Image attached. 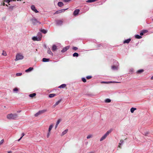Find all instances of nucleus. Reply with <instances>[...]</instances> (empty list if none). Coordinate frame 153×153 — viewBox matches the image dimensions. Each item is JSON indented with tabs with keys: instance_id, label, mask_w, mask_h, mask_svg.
<instances>
[{
	"instance_id": "obj_1",
	"label": "nucleus",
	"mask_w": 153,
	"mask_h": 153,
	"mask_svg": "<svg viewBox=\"0 0 153 153\" xmlns=\"http://www.w3.org/2000/svg\"><path fill=\"white\" fill-rule=\"evenodd\" d=\"M18 117L17 114L15 113L14 114H8L7 115V118L9 120H16Z\"/></svg>"
},
{
	"instance_id": "obj_2",
	"label": "nucleus",
	"mask_w": 153,
	"mask_h": 153,
	"mask_svg": "<svg viewBox=\"0 0 153 153\" xmlns=\"http://www.w3.org/2000/svg\"><path fill=\"white\" fill-rule=\"evenodd\" d=\"M24 56L22 54L18 53L16 54V59H15V61L23 59Z\"/></svg>"
},
{
	"instance_id": "obj_3",
	"label": "nucleus",
	"mask_w": 153,
	"mask_h": 153,
	"mask_svg": "<svg viewBox=\"0 0 153 153\" xmlns=\"http://www.w3.org/2000/svg\"><path fill=\"white\" fill-rule=\"evenodd\" d=\"M111 132V130H108L107 131V132L101 137L100 139V141H101L103 140H104L107 137V136Z\"/></svg>"
},
{
	"instance_id": "obj_4",
	"label": "nucleus",
	"mask_w": 153,
	"mask_h": 153,
	"mask_svg": "<svg viewBox=\"0 0 153 153\" xmlns=\"http://www.w3.org/2000/svg\"><path fill=\"white\" fill-rule=\"evenodd\" d=\"M47 111V110L46 109H44L42 110L39 111L38 112L34 114V116L36 117H37L38 115L46 112Z\"/></svg>"
},
{
	"instance_id": "obj_5",
	"label": "nucleus",
	"mask_w": 153,
	"mask_h": 153,
	"mask_svg": "<svg viewBox=\"0 0 153 153\" xmlns=\"http://www.w3.org/2000/svg\"><path fill=\"white\" fill-rule=\"evenodd\" d=\"M31 20L34 25H36L37 23H39V24H40L41 23L40 22L38 21L35 18H33L32 19H31Z\"/></svg>"
},
{
	"instance_id": "obj_6",
	"label": "nucleus",
	"mask_w": 153,
	"mask_h": 153,
	"mask_svg": "<svg viewBox=\"0 0 153 153\" xmlns=\"http://www.w3.org/2000/svg\"><path fill=\"white\" fill-rule=\"evenodd\" d=\"M56 23L57 25L60 26L62 25L63 21L61 20H57L56 21Z\"/></svg>"
},
{
	"instance_id": "obj_7",
	"label": "nucleus",
	"mask_w": 153,
	"mask_h": 153,
	"mask_svg": "<svg viewBox=\"0 0 153 153\" xmlns=\"http://www.w3.org/2000/svg\"><path fill=\"white\" fill-rule=\"evenodd\" d=\"M41 39L40 37H39L37 36H33L32 38V39L34 41H39L41 40Z\"/></svg>"
},
{
	"instance_id": "obj_8",
	"label": "nucleus",
	"mask_w": 153,
	"mask_h": 153,
	"mask_svg": "<svg viewBox=\"0 0 153 153\" xmlns=\"http://www.w3.org/2000/svg\"><path fill=\"white\" fill-rule=\"evenodd\" d=\"M117 65H113L111 67V68L114 70H117L118 69V65H119V63L117 62H116Z\"/></svg>"
},
{
	"instance_id": "obj_9",
	"label": "nucleus",
	"mask_w": 153,
	"mask_h": 153,
	"mask_svg": "<svg viewBox=\"0 0 153 153\" xmlns=\"http://www.w3.org/2000/svg\"><path fill=\"white\" fill-rule=\"evenodd\" d=\"M69 46H67L63 48V49L61 50V52L62 53H64L66 52L69 49Z\"/></svg>"
},
{
	"instance_id": "obj_10",
	"label": "nucleus",
	"mask_w": 153,
	"mask_h": 153,
	"mask_svg": "<svg viewBox=\"0 0 153 153\" xmlns=\"http://www.w3.org/2000/svg\"><path fill=\"white\" fill-rule=\"evenodd\" d=\"M31 8L32 10L35 12L36 13L38 12V10L36 9L35 7L33 5H32L31 7Z\"/></svg>"
},
{
	"instance_id": "obj_11",
	"label": "nucleus",
	"mask_w": 153,
	"mask_h": 153,
	"mask_svg": "<svg viewBox=\"0 0 153 153\" xmlns=\"http://www.w3.org/2000/svg\"><path fill=\"white\" fill-rule=\"evenodd\" d=\"M79 9H77L75 10L74 11V13H73V14H74V16H76L79 13Z\"/></svg>"
},
{
	"instance_id": "obj_12",
	"label": "nucleus",
	"mask_w": 153,
	"mask_h": 153,
	"mask_svg": "<svg viewBox=\"0 0 153 153\" xmlns=\"http://www.w3.org/2000/svg\"><path fill=\"white\" fill-rule=\"evenodd\" d=\"M131 40V39L130 38L127 39L123 41V43L124 44H125V43L128 44L130 42V41Z\"/></svg>"
},
{
	"instance_id": "obj_13",
	"label": "nucleus",
	"mask_w": 153,
	"mask_h": 153,
	"mask_svg": "<svg viewBox=\"0 0 153 153\" xmlns=\"http://www.w3.org/2000/svg\"><path fill=\"white\" fill-rule=\"evenodd\" d=\"M33 69V67H30L28 69L26 70L25 71L26 72H29L31 71Z\"/></svg>"
},
{
	"instance_id": "obj_14",
	"label": "nucleus",
	"mask_w": 153,
	"mask_h": 153,
	"mask_svg": "<svg viewBox=\"0 0 153 153\" xmlns=\"http://www.w3.org/2000/svg\"><path fill=\"white\" fill-rule=\"evenodd\" d=\"M57 49V46L55 45H54L52 46V50L53 51H54Z\"/></svg>"
},
{
	"instance_id": "obj_15",
	"label": "nucleus",
	"mask_w": 153,
	"mask_h": 153,
	"mask_svg": "<svg viewBox=\"0 0 153 153\" xmlns=\"http://www.w3.org/2000/svg\"><path fill=\"white\" fill-rule=\"evenodd\" d=\"M50 59H47L46 58H43L42 59V61L44 62H47L49 61Z\"/></svg>"
},
{
	"instance_id": "obj_16",
	"label": "nucleus",
	"mask_w": 153,
	"mask_h": 153,
	"mask_svg": "<svg viewBox=\"0 0 153 153\" xmlns=\"http://www.w3.org/2000/svg\"><path fill=\"white\" fill-rule=\"evenodd\" d=\"M61 101V100H59L57 102H56V103H55V104L53 105V108L55 107L56 105H58L59 104V103Z\"/></svg>"
},
{
	"instance_id": "obj_17",
	"label": "nucleus",
	"mask_w": 153,
	"mask_h": 153,
	"mask_svg": "<svg viewBox=\"0 0 153 153\" xmlns=\"http://www.w3.org/2000/svg\"><path fill=\"white\" fill-rule=\"evenodd\" d=\"M68 129H65V130L61 134V136H62L65 134L68 131Z\"/></svg>"
},
{
	"instance_id": "obj_18",
	"label": "nucleus",
	"mask_w": 153,
	"mask_h": 153,
	"mask_svg": "<svg viewBox=\"0 0 153 153\" xmlns=\"http://www.w3.org/2000/svg\"><path fill=\"white\" fill-rule=\"evenodd\" d=\"M40 31L41 32L44 34H46L48 32V30H45L44 29H41L40 30Z\"/></svg>"
},
{
	"instance_id": "obj_19",
	"label": "nucleus",
	"mask_w": 153,
	"mask_h": 153,
	"mask_svg": "<svg viewBox=\"0 0 153 153\" xmlns=\"http://www.w3.org/2000/svg\"><path fill=\"white\" fill-rule=\"evenodd\" d=\"M47 53L49 54H50L52 56L53 55V53L51 52V51L50 49V48H48V50L47 51Z\"/></svg>"
},
{
	"instance_id": "obj_20",
	"label": "nucleus",
	"mask_w": 153,
	"mask_h": 153,
	"mask_svg": "<svg viewBox=\"0 0 153 153\" xmlns=\"http://www.w3.org/2000/svg\"><path fill=\"white\" fill-rule=\"evenodd\" d=\"M66 86L65 84H62L58 87V88H64Z\"/></svg>"
},
{
	"instance_id": "obj_21",
	"label": "nucleus",
	"mask_w": 153,
	"mask_h": 153,
	"mask_svg": "<svg viewBox=\"0 0 153 153\" xmlns=\"http://www.w3.org/2000/svg\"><path fill=\"white\" fill-rule=\"evenodd\" d=\"M58 5L60 7H61L63 6L64 4L62 2H59L58 3Z\"/></svg>"
},
{
	"instance_id": "obj_22",
	"label": "nucleus",
	"mask_w": 153,
	"mask_h": 153,
	"mask_svg": "<svg viewBox=\"0 0 153 153\" xmlns=\"http://www.w3.org/2000/svg\"><path fill=\"white\" fill-rule=\"evenodd\" d=\"M135 37L137 39H140L142 38V37L141 36H140L139 35H135Z\"/></svg>"
},
{
	"instance_id": "obj_23",
	"label": "nucleus",
	"mask_w": 153,
	"mask_h": 153,
	"mask_svg": "<svg viewBox=\"0 0 153 153\" xmlns=\"http://www.w3.org/2000/svg\"><path fill=\"white\" fill-rule=\"evenodd\" d=\"M136 109V108H131L130 109V111L131 113H133L134 112V111Z\"/></svg>"
},
{
	"instance_id": "obj_24",
	"label": "nucleus",
	"mask_w": 153,
	"mask_h": 153,
	"mask_svg": "<svg viewBox=\"0 0 153 153\" xmlns=\"http://www.w3.org/2000/svg\"><path fill=\"white\" fill-rule=\"evenodd\" d=\"M56 94H50L49 95V97L50 98H52V97H54V96H56Z\"/></svg>"
},
{
	"instance_id": "obj_25",
	"label": "nucleus",
	"mask_w": 153,
	"mask_h": 153,
	"mask_svg": "<svg viewBox=\"0 0 153 153\" xmlns=\"http://www.w3.org/2000/svg\"><path fill=\"white\" fill-rule=\"evenodd\" d=\"M36 95V94L35 93H32L29 94V96L30 97H33Z\"/></svg>"
},
{
	"instance_id": "obj_26",
	"label": "nucleus",
	"mask_w": 153,
	"mask_h": 153,
	"mask_svg": "<svg viewBox=\"0 0 153 153\" xmlns=\"http://www.w3.org/2000/svg\"><path fill=\"white\" fill-rule=\"evenodd\" d=\"M97 0H88L86 1V2L88 3H91L95 2Z\"/></svg>"
},
{
	"instance_id": "obj_27",
	"label": "nucleus",
	"mask_w": 153,
	"mask_h": 153,
	"mask_svg": "<svg viewBox=\"0 0 153 153\" xmlns=\"http://www.w3.org/2000/svg\"><path fill=\"white\" fill-rule=\"evenodd\" d=\"M123 142V140H121L120 141V143H119V145L118 146V147L120 148H121V145L122 144Z\"/></svg>"
},
{
	"instance_id": "obj_28",
	"label": "nucleus",
	"mask_w": 153,
	"mask_h": 153,
	"mask_svg": "<svg viewBox=\"0 0 153 153\" xmlns=\"http://www.w3.org/2000/svg\"><path fill=\"white\" fill-rule=\"evenodd\" d=\"M73 56L74 57H78L79 56V54L77 53H74L73 54Z\"/></svg>"
},
{
	"instance_id": "obj_29",
	"label": "nucleus",
	"mask_w": 153,
	"mask_h": 153,
	"mask_svg": "<svg viewBox=\"0 0 153 153\" xmlns=\"http://www.w3.org/2000/svg\"><path fill=\"white\" fill-rule=\"evenodd\" d=\"M39 36V37H40V38L41 39L42 37V34L40 32H39L38 33L37 35V36Z\"/></svg>"
},
{
	"instance_id": "obj_30",
	"label": "nucleus",
	"mask_w": 153,
	"mask_h": 153,
	"mask_svg": "<svg viewBox=\"0 0 153 153\" xmlns=\"http://www.w3.org/2000/svg\"><path fill=\"white\" fill-rule=\"evenodd\" d=\"M105 101L106 102L109 103L111 102V100L109 99H107L105 100Z\"/></svg>"
},
{
	"instance_id": "obj_31",
	"label": "nucleus",
	"mask_w": 153,
	"mask_h": 153,
	"mask_svg": "<svg viewBox=\"0 0 153 153\" xmlns=\"http://www.w3.org/2000/svg\"><path fill=\"white\" fill-rule=\"evenodd\" d=\"M53 127V126L52 125H51L50 126L49 129H48V131L49 132H50V131L51 130L52 128Z\"/></svg>"
},
{
	"instance_id": "obj_32",
	"label": "nucleus",
	"mask_w": 153,
	"mask_h": 153,
	"mask_svg": "<svg viewBox=\"0 0 153 153\" xmlns=\"http://www.w3.org/2000/svg\"><path fill=\"white\" fill-rule=\"evenodd\" d=\"M112 82L111 81H109V82H105V81H102L101 82V83H109Z\"/></svg>"
},
{
	"instance_id": "obj_33",
	"label": "nucleus",
	"mask_w": 153,
	"mask_h": 153,
	"mask_svg": "<svg viewBox=\"0 0 153 153\" xmlns=\"http://www.w3.org/2000/svg\"><path fill=\"white\" fill-rule=\"evenodd\" d=\"M144 71V70L143 69H140L138 70L137 71V73H140L142 72H143Z\"/></svg>"
},
{
	"instance_id": "obj_34",
	"label": "nucleus",
	"mask_w": 153,
	"mask_h": 153,
	"mask_svg": "<svg viewBox=\"0 0 153 153\" xmlns=\"http://www.w3.org/2000/svg\"><path fill=\"white\" fill-rule=\"evenodd\" d=\"M68 9V8H66L65 9H61V10H59V11H60V13H62V12H64L65 10H67Z\"/></svg>"
},
{
	"instance_id": "obj_35",
	"label": "nucleus",
	"mask_w": 153,
	"mask_h": 153,
	"mask_svg": "<svg viewBox=\"0 0 153 153\" xmlns=\"http://www.w3.org/2000/svg\"><path fill=\"white\" fill-rule=\"evenodd\" d=\"M22 73H17L16 74V75L17 76H20L22 75Z\"/></svg>"
},
{
	"instance_id": "obj_36",
	"label": "nucleus",
	"mask_w": 153,
	"mask_h": 153,
	"mask_svg": "<svg viewBox=\"0 0 153 153\" xmlns=\"http://www.w3.org/2000/svg\"><path fill=\"white\" fill-rule=\"evenodd\" d=\"M82 81L83 82H86V79L85 78H84V77L82 78Z\"/></svg>"
},
{
	"instance_id": "obj_37",
	"label": "nucleus",
	"mask_w": 153,
	"mask_h": 153,
	"mask_svg": "<svg viewBox=\"0 0 153 153\" xmlns=\"http://www.w3.org/2000/svg\"><path fill=\"white\" fill-rule=\"evenodd\" d=\"M72 49L74 51H76L78 49V48L76 47H73Z\"/></svg>"
},
{
	"instance_id": "obj_38",
	"label": "nucleus",
	"mask_w": 153,
	"mask_h": 153,
	"mask_svg": "<svg viewBox=\"0 0 153 153\" xmlns=\"http://www.w3.org/2000/svg\"><path fill=\"white\" fill-rule=\"evenodd\" d=\"M92 135H88L87 136V138L88 139H89V138H90L92 137Z\"/></svg>"
},
{
	"instance_id": "obj_39",
	"label": "nucleus",
	"mask_w": 153,
	"mask_h": 153,
	"mask_svg": "<svg viewBox=\"0 0 153 153\" xmlns=\"http://www.w3.org/2000/svg\"><path fill=\"white\" fill-rule=\"evenodd\" d=\"M14 7V6H10L9 7V9L11 10H12Z\"/></svg>"
},
{
	"instance_id": "obj_40",
	"label": "nucleus",
	"mask_w": 153,
	"mask_h": 153,
	"mask_svg": "<svg viewBox=\"0 0 153 153\" xmlns=\"http://www.w3.org/2000/svg\"><path fill=\"white\" fill-rule=\"evenodd\" d=\"M92 77V76H87L86 77V78L87 79H90V78H91Z\"/></svg>"
},
{
	"instance_id": "obj_41",
	"label": "nucleus",
	"mask_w": 153,
	"mask_h": 153,
	"mask_svg": "<svg viewBox=\"0 0 153 153\" xmlns=\"http://www.w3.org/2000/svg\"><path fill=\"white\" fill-rule=\"evenodd\" d=\"M61 121V120L60 119H59L58 120L57 122H56V124H59V123Z\"/></svg>"
},
{
	"instance_id": "obj_42",
	"label": "nucleus",
	"mask_w": 153,
	"mask_h": 153,
	"mask_svg": "<svg viewBox=\"0 0 153 153\" xmlns=\"http://www.w3.org/2000/svg\"><path fill=\"white\" fill-rule=\"evenodd\" d=\"M4 140H2L0 142V145H1V144H2L4 142Z\"/></svg>"
},
{
	"instance_id": "obj_43",
	"label": "nucleus",
	"mask_w": 153,
	"mask_h": 153,
	"mask_svg": "<svg viewBox=\"0 0 153 153\" xmlns=\"http://www.w3.org/2000/svg\"><path fill=\"white\" fill-rule=\"evenodd\" d=\"M18 89L17 88H14L13 89V91H18Z\"/></svg>"
},
{
	"instance_id": "obj_44",
	"label": "nucleus",
	"mask_w": 153,
	"mask_h": 153,
	"mask_svg": "<svg viewBox=\"0 0 153 153\" xmlns=\"http://www.w3.org/2000/svg\"><path fill=\"white\" fill-rule=\"evenodd\" d=\"M12 0H6L5 1L6 2H7V3H9V2H10V1H12Z\"/></svg>"
},
{
	"instance_id": "obj_45",
	"label": "nucleus",
	"mask_w": 153,
	"mask_h": 153,
	"mask_svg": "<svg viewBox=\"0 0 153 153\" xmlns=\"http://www.w3.org/2000/svg\"><path fill=\"white\" fill-rule=\"evenodd\" d=\"M2 55H3L4 56H5L7 54L5 52H3V53H2Z\"/></svg>"
},
{
	"instance_id": "obj_46",
	"label": "nucleus",
	"mask_w": 153,
	"mask_h": 153,
	"mask_svg": "<svg viewBox=\"0 0 153 153\" xmlns=\"http://www.w3.org/2000/svg\"><path fill=\"white\" fill-rule=\"evenodd\" d=\"M143 34H144V32H143V31H142V32H140V36H141L143 35Z\"/></svg>"
},
{
	"instance_id": "obj_47",
	"label": "nucleus",
	"mask_w": 153,
	"mask_h": 153,
	"mask_svg": "<svg viewBox=\"0 0 153 153\" xmlns=\"http://www.w3.org/2000/svg\"><path fill=\"white\" fill-rule=\"evenodd\" d=\"M61 13L60 12V11H59V10L56 11L55 12L56 14H58V13Z\"/></svg>"
},
{
	"instance_id": "obj_48",
	"label": "nucleus",
	"mask_w": 153,
	"mask_h": 153,
	"mask_svg": "<svg viewBox=\"0 0 153 153\" xmlns=\"http://www.w3.org/2000/svg\"><path fill=\"white\" fill-rule=\"evenodd\" d=\"M142 31L143 32H144V33H146L148 32V30H144Z\"/></svg>"
},
{
	"instance_id": "obj_49",
	"label": "nucleus",
	"mask_w": 153,
	"mask_h": 153,
	"mask_svg": "<svg viewBox=\"0 0 153 153\" xmlns=\"http://www.w3.org/2000/svg\"><path fill=\"white\" fill-rule=\"evenodd\" d=\"M50 132H49V133L47 135V137L48 138L49 137V135H50V133H49Z\"/></svg>"
},
{
	"instance_id": "obj_50",
	"label": "nucleus",
	"mask_w": 153,
	"mask_h": 153,
	"mask_svg": "<svg viewBox=\"0 0 153 153\" xmlns=\"http://www.w3.org/2000/svg\"><path fill=\"white\" fill-rule=\"evenodd\" d=\"M102 45H100V44L99 45H98V48H100V47H102Z\"/></svg>"
},
{
	"instance_id": "obj_51",
	"label": "nucleus",
	"mask_w": 153,
	"mask_h": 153,
	"mask_svg": "<svg viewBox=\"0 0 153 153\" xmlns=\"http://www.w3.org/2000/svg\"><path fill=\"white\" fill-rule=\"evenodd\" d=\"M25 135V134L24 133H22V137H22Z\"/></svg>"
},
{
	"instance_id": "obj_52",
	"label": "nucleus",
	"mask_w": 153,
	"mask_h": 153,
	"mask_svg": "<svg viewBox=\"0 0 153 153\" xmlns=\"http://www.w3.org/2000/svg\"><path fill=\"white\" fill-rule=\"evenodd\" d=\"M22 138V137H21L18 140V141H19Z\"/></svg>"
},
{
	"instance_id": "obj_53",
	"label": "nucleus",
	"mask_w": 153,
	"mask_h": 153,
	"mask_svg": "<svg viewBox=\"0 0 153 153\" xmlns=\"http://www.w3.org/2000/svg\"><path fill=\"white\" fill-rule=\"evenodd\" d=\"M58 124H56V126H55V128H56L57 127V126H58Z\"/></svg>"
},
{
	"instance_id": "obj_54",
	"label": "nucleus",
	"mask_w": 153,
	"mask_h": 153,
	"mask_svg": "<svg viewBox=\"0 0 153 153\" xmlns=\"http://www.w3.org/2000/svg\"><path fill=\"white\" fill-rule=\"evenodd\" d=\"M133 70L132 69H131L130 70V72H132L133 71Z\"/></svg>"
},
{
	"instance_id": "obj_55",
	"label": "nucleus",
	"mask_w": 153,
	"mask_h": 153,
	"mask_svg": "<svg viewBox=\"0 0 153 153\" xmlns=\"http://www.w3.org/2000/svg\"><path fill=\"white\" fill-rule=\"evenodd\" d=\"M21 111H17V112L19 113Z\"/></svg>"
},
{
	"instance_id": "obj_56",
	"label": "nucleus",
	"mask_w": 153,
	"mask_h": 153,
	"mask_svg": "<svg viewBox=\"0 0 153 153\" xmlns=\"http://www.w3.org/2000/svg\"><path fill=\"white\" fill-rule=\"evenodd\" d=\"M88 153H94V152L93 151L90 152Z\"/></svg>"
},
{
	"instance_id": "obj_57",
	"label": "nucleus",
	"mask_w": 153,
	"mask_h": 153,
	"mask_svg": "<svg viewBox=\"0 0 153 153\" xmlns=\"http://www.w3.org/2000/svg\"><path fill=\"white\" fill-rule=\"evenodd\" d=\"M151 79L152 80L153 79V76L151 77Z\"/></svg>"
},
{
	"instance_id": "obj_58",
	"label": "nucleus",
	"mask_w": 153,
	"mask_h": 153,
	"mask_svg": "<svg viewBox=\"0 0 153 153\" xmlns=\"http://www.w3.org/2000/svg\"><path fill=\"white\" fill-rule=\"evenodd\" d=\"M3 6H4V5H5V3H3Z\"/></svg>"
},
{
	"instance_id": "obj_59",
	"label": "nucleus",
	"mask_w": 153,
	"mask_h": 153,
	"mask_svg": "<svg viewBox=\"0 0 153 153\" xmlns=\"http://www.w3.org/2000/svg\"><path fill=\"white\" fill-rule=\"evenodd\" d=\"M11 153V151H9V152H8L7 153Z\"/></svg>"
},
{
	"instance_id": "obj_60",
	"label": "nucleus",
	"mask_w": 153,
	"mask_h": 153,
	"mask_svg": "<svg viewBox=\"0 0 153 153\" xmlns=\"http://www.w3.org/2000/svg\"><path fill=\"white\" fill-rule=\"evenodd\" d=\"M6 6H8V5H7V4H6Z\"/></svg>"
}]
</instances>
